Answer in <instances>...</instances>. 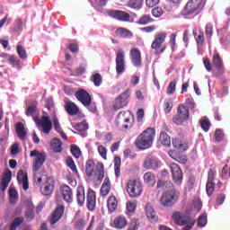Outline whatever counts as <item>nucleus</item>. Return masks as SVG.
<instances>
[{"label":"nucleus","instance_id":"obj_1","mask_svg":"<svg viewBox=\"0 0 230 230\" xmlns=\"http://www.w3.org/2000/svg\"><path fill=\"white\" fill-rule=\"evenodd\" d=\"M39 111H37V104L35 102L27 107L26 116H31L33 118L39 130L43 132V134H49V132H51V128H53L51 119H49V117L48 116H43L41 119H39V117H37Z\"/></svg>","mask_w":230,"mask_h":230},{"label":"nucleus","instance_id":"obj_2","mask_svg":"<svg viewBox=\"0 0 230 230\" xmlns=\"http://www.w3.org/2000/svg\"><path fill=\"white\" fill-rule=\"evenodd\" d=\"M154 137H155V129L153 128H146L137 137L136 140L137 148H139V150H146V148H150L154 143Z\"/></svg>","mask_w":230,"mask_h":230},{"label":"nucleus","instance_id":"obj_3","mask_svg":"<svg viewBox=\"0 0 230 230\" xmlns=\"http://www.w3.org/2000/svg\"><path fill=\"white\" fill-rule=\"evenodd\" d=\"M30 157H33L32 172L34 173V179L37 182H42V178L39 177L37 172L42 168V164L46 162V153L34 149L31 151Z\"/></svg>","mask_w":230,"mask_h":230},{"label":"nucleus","instance_id":"obj_4","mask_svg":"<svg viewBox=\"0 0 230 230\" xmlns=\"http://www.w3.org/2000/svg\"><path fill=\"white\" fill-rule=\"evenodd\" d=\"M126 191L131 199H137L143 193V184L139 180L131 179L127 182Z\"/></svg>","mask_w":230,"mask_h":230},{"label":"nucleus","instance_id":"obj_5","mask_svg":"<svg viewBox=\"0 0 230 230\" xmlns=\"http://www.w3.org/2000/svg\"><path fill=\"white\" fill-rule=\"evenodd\" d=\"M173 221L178 226H183L182 230H190L195 226V221L190 219V217H186L180 212H175L172 215Z\"/></svg>","mask_w":230,"mask_h":230},{"label":"nucleus","instance_id":"obj_6","mask_svg":"<svg viewBox=\"0 0 230 230\" xmlns=\"http://www.w3.org/2000/svg\"><path fill=\"white\" fill-rule=\"evenodd\" d=\"M204 8V1L202 0H190L187 3L183 13L184 15H193V13H199Z\"/></svg>","mask_w":230,"mask_h":230},{"label":"nucleus","instance_id":"obj_7","mask_svg":"<svg viewBox=\"0 0 230 230\" xmlns=\"http://www.w3.org/2000/svg\"><path fill=\"white\" fill-rule=\"evenodd\" d=\"M190 118V111L183 104L179 105L177 114L172 119L173 123L176 125H182L184 121H188Z\"/></svg>","mask_w":230,"mask_h":230},{"label":"nucleus","instance_id":"obj_8","mask_svg":"<svg viewBox=\"0 0 230 230\" xmlns=\"http://www.w3.org/2000/svg\"><path fill=\"white\" fill-rule=\"evenodd\" d=\"M164 40H166V33L160 32L155 36V40L151 44V49H155L157 55H160V53H164V49H166V46H164L161 49V46L163 45Z\"/></svg>","mask_w":230,"mask_h":230},{"label":"nucleus","instance_id":"obj_9","mask_svg":"<svg viewBox=\"0 0 230 230\" xmlns=\"http://www.w3.org/2000/svg\"><path fill=\"white\" fill-rule=\"evenodd\" d=\"M175 202H177V194L173 190L163 193L160 199V204L164 208L173 206Z\"/></svg>","mask_w":230,"mask_h":230},{"label":"nucleus","instance_id":"obj_10","mask_svg":"<svg viewBox=\"0 0 230 230\" xmlns=\"http://www.w3.org/2000/svg\"><path fill=\"white\" fill-rule=\"evenodd\" d=\"M115 62L117 75H123L127 67V65L125 64V51L122 49L118 50Z\"/></svg>","mask_w":230,"mask_h":230},{"label":"nucleus","instance_id":"obj_11","mask_svg":"<svg viewBox=\"0 0 230 230\" xmlns=\"http://www.w3.org/2000/svg\"><path fill=\"white\" fill-rule=\"evenodd\" d=\"M128 98H130V93H128V91L122 93L117 99H115L113 109L115 111H119V109L127 107V105H128Z\"/></svg>","mask_w":230,"mask_h":230},{"label":"nucleus","instance_id":"obj_12","mask_svg":"<svg viewBox=\"0 0 230 230\" xmlns=\"http://www.w3.org/2000/svg\"><path fill=\"white\" fill-rule=\"evenodd\" d=\"M132 118H134V116L130 111H120L117 118V123L121 125L122 128H128L130 126L125 123H130V121H132Z\"/></svg>","mask_w":230,"mask_h":230},{"label":"nucleus","instance_id":"obj_13","mask_svg":"<svg viewBox=\"0 0 230 230\" xmlns=\"http://www.w3.org/2000/svg\"><path fill=\"white\" fill-rule=\"evenodd\" d=\"M55 190V180L53 178H47L46 181L43 182L40 188V191L42 195L48 197L53 193Z\"/></svg>","mask_w":230,"mask_h":230},{"label":"nucleus","instance_id":"obj_14","mask_svg":"<svg viewBox=\"0 0 230 230\" xmlns=\"http://www.w3.org/2000/svg\"><path fill=\"white\" fill-rule=\"evenodd\" d=\"M172 175V181L180 186V184H182V171L181 170V167L177 165V164H171L170 165Z\"/></svg>","mask_w":230,"mask_h":230},{"label":"nucleus","instance_id":"obj_15","mask_svg":"<svg viewBox=\"0 0 230 230\" xmlns=\"http://www.w3.org/2000/svg\"><path fill=\"white\" fill-rule=\"evenodd\" d=\"M75 97L84 107L91 105V95L84 89H81L75 93Z\"/></svg>","mask_w":230,"mask_h":230},{"label":"nucleus","instance_id":"obj_16","mask_svg":"<svg viewBox=\"0 0 230 230\" xmlns=\"http://www.w3.org/2000/svg\"><path fill=\"white\" fill-rule=\"evenodd\" d=\"M108 15L118 21H130V14L123 11H109Z\"/></svg>","mask_w":230,"mask_h":230},{"label":"nucleus","instance_id":"obj_17","mask_svg":"<svg viewBox=\"0 0 230 230\" xmlns=\"http://www.w3.org/2000/svg\"><path fill=\"white\" fill-rule=\"evenodd\" d=\"M128 225V221L127 220V217H125V216H119L114 218L111 227L121 230L125 229Z\"/></svg>","mask_w":230,"mask_h":230},{"label":"nucleus","instance_id":"obj_18","mask_svg":"<svg viewBox=\"0 0 230 230\" xmlns=\"http://www.w3.org/2000/svg\"><path fill=\"white\" fill-rule=\"evenodd\" d=\"M129 55L133 66H135V67H139V66H141V51L138 50V49L133 48L131 49Z\"/></svg>","mask_w":230,"mask_h":230},{"label":"nucleus","instance_id":"obj_19","mask_svg":"<svg viewBox=\"0 0 230 230\" xmlns=\"http://www.w3.org/2000/svg\"><path fill=\"white\" fill-rule=\"evenodd\" d=\"M86 206L90 211H93L96 208V192L93 190H89L86 198Z\"/></svg>","mask_w":230,"mask_h":230},{"label":"nucleus","instance_id":"obj_20","mask_svg":"<svg viewBox=\"0 0 230 230\" xmlns=\"http://www.w3.org/2000/svg\"><path fill=\"white\" fill-rule=\"evenodd\" d=\"M144 168L146 170H155L159 168V161L151 155H148L144 161Z\"/></svg>","mask_w":230,"mask_h":230},{"label":"nucleus","instance_id":"obj_21","mask_svg":"<svg viewBox=\"0 0 230 230\" xmlns=\"http://www.w3.org/2000/svg\"><path fill=\"white\" fill-rule=\"evenodd\" d=\"M64 215V206L59 205L52 213V216L50 217V224H57L60 218H62V216Z\"/></svg>","mask_w":230,"mask_h":230},{"label":"nucleus","instance_id":"obj_22","mask_svg":"<svg viewBox=\"0 0 230 230\" xmlns=\"http://www.w3.org/2000/svg\"><path fill=\"white\" fill-rule=\"evenodd\" d=\"M144 184L146 186H149L150 188L155 186V182H157V180L155 179V174L153 172H147L143 176Z\"/></svg>","mask_w":230,"mask_h":230},{"label":"nucleus","instance_id":"obj_23","mask_svg":"<svg viewBox=\"0 0 230 230\" xmlns=\"http://www.w3.org/2000/svg\"><path fill=\"white\" fill-rule=\"evenodd\" d=\"M10 181H12V172L10 170H5L0 185L1 191H4V190L8 188Z\"/></svg>","mask_w":230,"mask_h":230},{"label":"nucleus","instance_id":"obj_24","mask_svg":"<svg viewBox=\"0 0 230 230\" xmlns=\"http://www.w3.org/2000/svg\"><path fill=\"white\" fill-rule=\"evenodd\" d=\"M61 193L66 202H73V190H71V188H69V186H62Z\"/></svg>","mask_w":230,"mask_h":230},{"label":"nucleus","instance_id":"obj_25","mask_svg":"<svg viewBox=\"0 0 230 230\" xmlns=\"http://www.w3.org/2000/svg\"><path fill=\"white\" fill-rule=\"evenodd\" d=\"M85 173L87 177H93L96 174V164L94 161L88 160L85 164Z\"/></svg>","mask_w":230,"mask_h":230},{"label":"nucleus","instance_id":"obj_26","mask_svg":"<svg viewBox=\"0 0 230 230\" xmlns=\"http://www.w3.org/2000/svg\"><path fill=\"white\" fill-rule=\"evenodd\" d=\"M17 179H18V182H19V184H21L22 188H23V190H28V188H29L28 175H26L24 171L18 172Z\"/></svg>","mask_w":230,"mask_h":230},{"label":"nucleus","instance_id":"obj_27","mask_svg":"<svg viewBox=\"0 0 230 230\" xmlns=\"http://www.w3.org/2000/svg\"><path fill=\"white\" fill-rule=\"evenodd\" d=\"M107 208L109 213H114L118 209V199L114 196H110L107 201Z\"/></svg>","mask_w":230,"mask_h":230},{"label":"nucleus","instance_id":"obj_28","mask_svg":"<svg viewBox=\"0 0 230 230\" xmlns=\"http://www.w3.org/2000/svg\"><path fill=\"white\" fill-rule=\"evenodd\" d=\"M76 200L79 206H84L85 203V190L84 189V186L77 187Z\"/></svg>","mask_w":230,"mask_h":230},{"label":"nucleus","instance_id":"obj_29","mask_svg":"<svg viewBox=\"0 0 230 230\" xmlns=\"http://www.w3.org/2000/svg\"><path fill=\"white\" fill-rule=\"evenodd\" d=\"M146 215L150 222H157V216L155 215V211H154L152 205H146Z\"/></svg>","mask_w":230,"mask_h":230},{"label":"nucleus","instance_id":"obj_30","mask_svg":"<svg viewBox=\"0 0 230 230\" xmlns=\"http://www.w3.org/2000/svg\"><path fill=\"white\" fill-rule=\"evenodd\" d=\"M65 109L70 116H76L78 114V106L75 104L74 102H66Z\"/></svg>","mask_w":230,"mask_h":230},{"label":"nucleus","instance_id":"obj_31","mask_svg":"<svg viewBox=\"0 0 230 230\" xmlns=\"http://www.w3.org/2000/svg\"><path fill=\"white\" fill-rule=\"evenodd\" d=\"M110 192H111V180H109V178H105L101 187V195L102 197H107Z\"/></svg>","mask_w":230,"mask_h":230},{"label":"nucleus","instance_id":"obj_32","mask_svg":"<svg viewBox=\"0 0 230 230\" xmlns=\"http://www.w3.org/2000/svg\"><path fill=\"white\" fill-rule=\"evenodd\" d=\"M16 134L18 137L22 139V141H24V139H26V128H24V125L21 122L16 124Z\"/></svg>","mask_w":230,"mask_h":230},{"label":"nucleus","instance_id":"obj_33","mask_svg":"<svg viewBox=\"0 0 230 230\" xmlns=\"http://www.w3.org/2000/svg\"><path fill=\"white\" fill-rule=\"evenodd\" d=\"M143 1L144 0H129L128 6L133 10H141V8H143Z\"/></svg>","mask_w":230,"mask_h":230},{"label":"nucleus","instance_id":"obj_34","mask_svg":"<svg viewBox=\"0 0 230 230\" xmlns=\"http://www.w3.org/2000/svg\"><path fill=\"white\" fill-rule=\"evenodd\" d=\"M93 176H96L98 181H100V182L103 181V178L105 177V171L103 170V164H99L96 166L95 174Z\"/></svg>","mask_w":230,"mask_h":230},{"label":"nucleus","instance_id":"obj_35","mask_svg":"<svg viewBox=\"0 0 230 230\" xmlns=\"http://www.w3.org/2000/svg\"><path fill=\"white\" fill-rule=\"evenodd\" d=\"M3 57L8 59V62L11 64V66L21 69V60L15 58L13 56H7L6 54H4Z\"/></svg>","mask_w":230,"mask_h":230},{"label":"nucleus","instance_id":"obj_36","mask_svg":"<svg viewBox=\"0 0 230 230\" xmlns=\"http://www.w3.org/2000/svg\"><path fill=\"white\" fill-rule=\"evenodd\" d=\"M116 35L122 37L123 39H130L132 37V32L125 28H119L116 31Z\"/></svg>","mask_w":230,"mask_h":230},{"label":"nucleus","instance_id":"obj_37","mask_svg":"<svg viewBox=\"0 0 230 230\" xmlns=\"http://www.w3.org/2000/svg\"><path fill=\"white\" fill-rule=\"evenodd\" d=\"M160 141L164 146H170L172 145V139L166 132L160 133Z\"/></svg>","mask_w":230,"mask_h":230},{"label":"nucleus","instance_id":"obj_38","mask_svg":"<svg viewBox=\"0 0 230 230\" xmlns=\"http://www.w3.org/2000/svg\"><path fill=\"white\" fill-rule=\"evenodd\" d=\"M53 123H54V128L58 134H60L61 137L63 139H67V136L64 134V131L62 130V128L60 127V122H58V119L57 117L53 118Z\"/></svg>","mask_w":230,"mask_h":230},{"label":"nucleus","instance_id":"obj_39","mask_svg":"<svg viewBox=\"0 0 230 230\" xmlns=\"http://www.w3.org/2000/svg\"><path fill=\"white\" fill-rule=\"evenodd\" d=\"M121 168V158L119 156H116L114 159V170H115V175L116 177H119L121 174L120 172Z\"/></svg>","mask_w":230,"mask_h":230},{"label":"nucleus","instance_id":"obj_40","mask_svg":"<svg viewBox=\"0 0 230 230\" xmlns=\"http://www.w3.org/2000/svg\"><path fill=\"white\" fill-rule=\"evenodd\" d=\"M17 199H19V195L17 194V190L13 188L9 189V200L11 204H15L17 202Z\"/></svg>","mask_w":230,"mask_h":230},{"label":"nucleus","instance_id":"obj_41","mask_svg":"<svg viewBox=\"0 0 230 230\" xmlns=\"http://www.w3.org/2000/svg\"><path fill=\"white\" fill-rule=\"evenodd\" d=\"M51 146L54 149V152H62V142L58 138L52 139Z\"/></svg>","mask_w":230,"mask_h":230},{"label":"nucleus","instance_id":"obj_42","mask_svg":"<svg viewBox=\"0 0 230 230\" xmlns=\"http://www.w3.org/2000/svg\"><path fill=\"white\" fill-rule=\"evenodd\" d=\"M137 203L136 201H128L126 204L127 215H132L136 211Z\"/></svg>","mask_w":230,"mask_h":230},{"label":"nucleus","instance_id":"obj_43","mask_svg":"<svg viewBox=\"0 0 230 230\" xmlns=\"http://www.w3.org/2000/svg\"><path fill=\"white\" fill-rule=\"evenodd\" d=\"M213 66H216V69H218L219 71L223 69L224 65L222 64V59L220 58V56L215 55L213 57Z\"/></svg>","mask_w":230,"mask_h":230},{"label":"nucleus","instance_id":"obj_44","mask_svg":"<svg viewBox=\"0 0 230 230\" xmlns=\"http://www.w3.org/2000/svg\"><path fill=\"white\" fill-rule=\"evenodd\" d=\"M66 166H69L70 170H72L73 173H75V175L78 173V170L76 169V165L75 164L73 158H66Z\"/></svg>","mask_w":230,"mask_h":230},{"label":"nucleus","instance_id":"obj_45","mask_svg":"<svg viewBox=\"0 0 230 230\" xmlns=\"http://www.w3.org/2000/svg\"><path fill=\"white\" fill-rule=\"evenodd\" d=\"M75 130H78L79 132H84V130H87V128H89V124H87V122L85 120L77 123L75 126Z\"/></svg>","mask_w":230,"mask_h":230},{"label":"nucleus","instance_id":"obj_46","mask_svg":"<svg viewBox=\"0 0 230 230\" xmlns=\"http://www.w3.org/2000/svg\"><path fill=\"white\" fill-rule=\"evenodd\" d=\"M22 222H24V218L22 217H16L13 222L12 223L9 230H16L17 227H19V226H21V224H22Z\"/></svg>","mask_w":230,"mask_h":230},{"label":"nucleus","instance_id":"obj_47","mask_svg":"<svg viewBox=\"0 0 230 230\" xmlns=\"http://www.w3.org/2000/svg\"><path fill=\"white\" fill-rule=\"evenodd\" d=\"M91 80L96 87H100L102 85V75L100 74L93 75L91 76Z\"/></svg>","mask_w":230,"mask_h":230},{"label":"nucleus","instance_id":"obj_48","mask_svg":"<svg viewBox=\"0 0 230 230\" xmlns=\"http://www.w3.org/2000/svg\"><path fill=\"white\" fill-rule=\"evenodd\" d=\"M71 153L75 159H78L80 155H82V151H80V147L76 146L75 145L71 146Z\"/></svg>","mask_w":230,"mask_h":230},{"label":"nucleus","instance_id":"obj_49","mask_svg":"<svg viewBox=\"0 0 230 230\" xmlns=\"http://www.w3.org/2000/svg\"><path fill=\"white\" fill-rule=\"evenodd\" d=\"M206 224H208V214H203L198 219V226L199 227H205Z\"/></svg>","mask_w":230,"mask_h":230},{"label":"nucleus","instance_id":"obj_50","mask_svg":"<svg viewBox=\"0 0 230 230\" xmlns=\"http://www.w3.org/2000/svg\"><path fill=\"white\" fill-rule=\"evenodd\" d=\"M97 150L101 157L107 161V148L101 145L97 147Z\"/></svg>","mask_w":230,"mask_h":230},{"label":"nucleus","instance_id":"obj_51","mask_svg":"<svg viewBox=\"0 0 230 230\" xmlns=\"http://www.w3.org/2000/svg\"><path fill=\"white\" fill-rule=\"evenodd\" d=\"M17 53L20 58H27L28 57V54H26V49L22 46H20V45L17 46Z\"/></svg>","mask_w":230,"mask_h":230},{"label":"nucleus","instance_id":"obj_52","mask_svg":"<svg viewBox=\"0 0 230 230\" xmlns=\"http://www.w3.org/2000/svg\"><path fill=\"white\" fill-rule=\"evenodd\" d=\"M86 225H87V221L85 219H78L75 224V229L80 230V229H84Z\"/></svg>","mask_w":230,"mask_h":230},{"label":"nucleus","instance_id":"obj_53","mask_svg":"<svg viewBox=\"0 0 230 230\" xmlns=\"http://www.w3.org/2000/svg\"><path fill=\"white\" fill-rule=\"evenodd\" d=\"M200 125L201 128L205 131L208 132L209 130V127H211V123H209V120L203 119L200 120Z\"/></svg>","mask_w":230,"mask_h":230},{"label":"nucleus","instance_id":"obj_54","mask_svg":"<svg viewBox=\"0 0 230 230\" xmlns=\"http://www.w3.org/2000/svg\"><path fill=\"white\" fill-rule=\"evenodd\" d=\"M176 86H177V82L172 81L167 87V94H173V93H175Z\"/></svg>","mask_w":230,"mask_h":230},{"label":"nucleus","instance_id":"obj_55","mask_svg":"<svg viewBox=\"0 0 230 230\" xmlns=\"http://www.w3.org/2000/svg\"><path fill=\"white\" fill-rule=\"evenodd\" d=\"M213 191H215V184L211 181H207V194L208 196L213 195Z\"/></svg>","mask_w":230,"mask_h":230},{"label":"nucleus","instance_id":"obj_56","mask_svg":"<svg viewBox=\"0 0 230 230\" xmlns=\"http://www.w3.org/2000/svg\"><path fill=\"white\" fill-rule=\"evenodd\" d=\"M137 229H139V222L137 221V219H132L127 230H137Z\"/></svg>","mask_w":230,"mask_h":230},{"label":"nucleus","instance_id":"obj_57","mask_svg":"<svg viewBox=\"0 0 230 230\" xmlns=\"http://www.w3.org/2000/svg\"><path fill=\"white\" fill-rule=\"evenodd\" d=\"M156 186L157 188H172V184L170 181H164L163 180H159Z\"/></svg>","mask_w":230,"mask_h":230},{"label":"nucleus","instance_id":"obj_58","mask_svg":"<svg viewBox=\"0 0 230 230\" xmlns=\"http://www.w3.org/2000/svg\"><path fill=\"white\" fill-rule=\"evenodd\" d=\"M152 22V20L150 19V16L148 15H144L142 16L139 21H138V24H148Z\"/></svg>","mask_w":230,"mask_h":230},{"label":"nucleus","instance_id":"obj_59","mask_svg":"<svg viewBox=\"0 0 230 230\" xmlns=\"http://www.w3.org/2000/svg\"><path fill=\"white\" fill-rule=\"evenodd\" d=\"M152 14L154 17H161V15H163V9L160 7L154 8L152 10Z\"/></svg>","mask_w":230,"mask_h":230},{"label":"nucleus","instance_id":"obj_60","mask_svg":"<svg viewBox=\"0 0 230 230\" xmlns=\"http://www.w3.org/2000/svg\"><path fill=\"white\" fill-rule=\"evenodd\" d=\"M164 112L168 113V112H172V109L173 107V104L172 103V101H166L164 102Z\"/></svg>","mask_w":230,"mask_h":230},{"label":"nucleus","instance_id":"obj_61","mask_svg":"<svg viewBox=\"0 0 230 230\" xmlns=\"http://www.w3.org/2000/svg\"><path fill=\"white\" fill-rule=\"evenodd\" d=\"M25 218L27 220H31L32 218H35V212L33 209L30 208L28 211L25 212Z\"/></svg>","mask_w":230,"mask_h":230},{"label":"nucleus","instance_id":"obj_62","mask_svg":"<svg viewBox=\"0 0 230 230\" xmlns=\"http://www.w3.org/2000/svg\"><path fill=\"white\" fill-rule=\"evenodd\" d=\"M146 4L149 8H154L156 4H159V0H146Z\"/></svg>","mask_w":230,"mask_h":230},{"label":"nucleus","instance_id":"obj_63","mask_svg":"<svg viewBox=\"0 0 230 230\" xmlns=\"http://www.w3.org/2000/svg\"><path fill=\"white\" fill-rule=\"evenodd\" d=\"M143 118H145V110L139 109L137 112V121H143Z\"/></svg>","mask_w":230,"mask_h":230},{"label":"nucleus","instance_id":"obj_64","mask_svg":"<svg viewBox=\"0 0 230 230\" xmlns=\"http://www.w3.org/2000/svg\"><path fill=\"white\" fill-rule=\"evenodd\" d=\"M216 141H222L224 139V133L222 130L217 129L215 133Z\"/></svg>","mask_w":230,"mask_h":230}]
</instances>
